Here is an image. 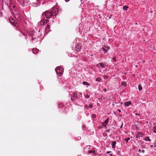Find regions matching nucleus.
<instances>
[{
  "instance_id": "obj_1",
  "label": "nucleus",
  "mask_w": 156,
  "mask_h": 156,
  "mask_svg": "<svg viewBox=\"0 0 156 156\" xmlns=\"http://www.w3.org/2000/svg\"><path fill=\"white\" fill-rule=\"evenodd\" d=\"M5 3L9 6V8L12 10L15 18L18 21L20 20L21 17L19 15V12L16 10L15 6L12 4L13 1L11 0H6L5 1Z\"/></svg>"
},
{
  "instance_id": "obj_2",
  "label": "nucleus",
  "mask_w": 156,
  "mask_h": 156,
  "mask_svg": "<svg viewBox=\"0 0 156 156\" xmlns=\"http://www.w3.org/2000/svg\"><path fill=\"white\" fill-rule=\"evenodd\" d=\"M21 33L25 36H26V34H29L30 36L32 37L34 36L35 33V32L34 30H32L29 33H28L27 30H23L21 31Z\"/></svg>"
},
{
  "instance_id": "obj_3",
  "label": "nucleus",
  "mask_w": 156,
  "mask_h": 156,
  "mask_svg": "<svg viewBox=\"0 0 156 156\" xmlns=\"http://www.w3.org/2000/svg\"><path fill=\"white\" fill-rule=\"evenodd\" d=\"M55 72L57 74L61 76L62 75L63 73V69L60 66L57 67L55 69Z\"/></svg>"
},
{
  "instance_id": "obj_4",
  "label": "nucleus",
  "mask_w": 156,
  "mask_h": 156,
  "mask_svg": "<svg viewBox=\"0 0 156 156\" xmlns=\"http://www.w3.org/2000/svg\"><path fill=\"white\" fill-rule=\"evenodd\" d=\"M43 15L45 16V18L47 19L52 18L54 16L52 13H51V12H46L44 13H43Z\"/></svg>"
},
{
  "instance_id": "obj_5",
  "label": "nucleus",
  "mask_w": 156,
  "mask_h": 156,
  "mask_svg": "<svg viewBox=\"0 0 156 156\" xmlns=\"http://www.w3.org/2000/svg\"><path fill=\"white\" fill-rule=\"evenodd\" d=\"M20 4L23 6H27L29 4V0H17Z\"/></svg>"
},
{
  "instance_id": "obj_6",
  "label": "nucleus",
  "mask_w": 156,
  "mask_h": 156,
  "mask_svg": "<svg viewBox=\"0 0 156 156\" xmlns=\"http://www.w3.org/2000/svg\"><path fill=\"white\" fill-rule=\"evenodd\" d=\"M49 21L48 20H41L40 22L38 23L39 25L43 26L45 25Z\"/></svg>"
},
{
  "instance_id": "obj_7",
  "label": "nucleus",
  "mask_w": 156,
  "mask_h": 156,
  "mask_svg": "<svg viewBox=\"0 0 156 156\" xmlns=\"http://www.w3.org/2000/svg\"><path fill=\"white\" fill-rule=\"evenodd\" d=\"M9 21L12 25H14L16 27L17 26V23L15 21L13 18H10L9 19Z\"/></svg>"
},
{
  "instance_id": "obj_8",
  "label": "nucleus",
  "mask_w": 156,
  "mask_h": 156,
  "mask_svg": "<svg viewBox=\"0 0 156 156\" xmlns=\"http://www.w3.org/2000/svg\"><path fill=\"white\" fill-rule=\"evenodd\" d=\"M81 49V46L80 45L77 44H76L75 48V50L77 52L79 51Z\"/></svg>"
},
{
  "instance_id": "obj_9",
  "label": "nucleus",
  "mask_w": 156,
  "mask_h": 156,
  "mask_svg": "<svg viewBox=\"0 0 156 156\" xmlns=\"http://www.w3.org/2000/svg\"><path fill=\"white\" fill-rule=\"evenodd\" d=\"M109 121V118H108L106 119L102 123V126L103 127H106V126L108 124Z\"/></svg>"
},
{
  "instance_id": "obj_10",
  "label": "nucleus",
  "mask_w": 156,
  "mask_h": 156,
  "mask_svg": "<svg viewBox=\"0 0 156 156\" xmlns=\"http://www.w3.org/2000/svg\"><path fill=\"white\" fill-rule=\"evenodd\" d=\"M51 13H53V15L55 14V15L58 14V10L57 8H54L52 10V11L51 12Z\"/></svg>"
},
{
  "instance_id": "obj_11",
  "label": "nucleus",
  "mask_w": 156,
  "mask_h": 156,
  "mask_svg": "<svg viewBox=\"0 0 156 156\" xmlns=\"http://www.w3.org/2000/svg\"><path fill=\"white\" fill-rule=\"evenodd\" d=\"M72 96L71 98L72 100H75L78 97V95L76 93H73Z\"/></svg>"
},
{
  "instance_id": "obj_12",
  "label": "nucleus",
  "mask_w": 156,
  "mask_h": 156,
  "mask_svg": "<svg viewBox=\"0 0 156 156\" xmlns=\"http://www.w3.org/2000/svg\"><path fill=\"white\" fill-rule=\"evenodd\" d=\"M40 5V3L37 2H34L32 3L31 4V5L32 6H33V7H37L39 6Z\"/></svg>"
},
{
  "instance_id": "obj_13",
  "label": "nucleus",
  "mask_w": 156,
  "mask_h": 156,
  "mask_svg": "<svg viewBox=\"0 0 156 156\" xmlns=\"http://www.w3.org/2000/svg\"><path fill=\"white\" fill-rule=\"evenodd\" d=\"M131 104V102L130 101L124 102L123 104L126 107H128Z\"/></svg>"
},
{
  "instance_id": "obj_14",
  "label": "nucleus",
  "mask_w": 156,
  "mask_h": 156,
  "mask_svg": "<svg viewBox=\"0 0 156 156\" xmlns=\"http://www.w3.org/2000/svg\"><path fill=\"white\" fill-rule=\"evenodd\" d=\"M31 50L33 52V53L34 54H35L37 53L39 50L37 48H33V49H31Z\"/></svg>"
},
{
  "instance_id": "obj_15",
  "label": "nucleus",
  "mask_w": 156,
  "mask_h": 156,
  "mask_svg": "<svg viewBox=\"0 0 156 156\" xmlns=\"http://www.w3.org/2000/svg\"><path fill=\"white\" fill-rule=\"evenodd\" d=\"M143 134L140 132H138L136 135V136L137 138H138L140 136H142Z\"/></svg>"
},
{
  "instance_id": "obj_16",
  "label": "nucleus",
  "mask_w": 156,
  "mask_h": 156,
  "mask_svg": "<svg viewBox=\"0 0 156 156\" xmlns=\"http://www.w3.org/2000/svg\"><path fill=\"white\" fill-rule=\"evenodd\" d=\"M112 147L114 149L115 148V145L116 144V142L115 141H114L113 142H112Z\"/></svg>"
},
{
  "instance_id": "obj_17",
  "label": "nucleus",
  "mask_w": 156,
  "mask_h": 156,
  "mask_svg": "<svg viewBox=\"0 0 156 156\" xmlns=\"http://www.w3.org/2000/svg\"><path fill=\"white\" fill-rule=\"evenodd\" d=\"M96 66L98 67H101L102 68H104V65L101 63H99L97 64Z\"/></svg>"
},
{
  "instance_id": "obj_18",
  "label": "nucleus",
  "mask_w": 156,
  "mask_h": 156,
  "mask_svg": "<svg viewBox=\"0 0 156 156\" xmlns=\"http://www.w3.org/2000/svg\"><path fill=\"white\" fill-rule=\"evenodd\" d=\"M144 140L147 141H151V140L150 139L149 137L148 136L146 137L145 138Z\"/></svg>"
},
{
  "instance_id": "obj_19",
  "label": "nucleus",
  "mask_w": 156,
  "mask_h": 156,
  "mask_svg": "<svg viewBox=\"0 0 156 156\" xmlns=\"http://www.w3.org/2000/svg\"><path fill=\"white\" fill-rule=\"evenodd\" d=\"M105 48H107L106 47L105 48L103 47L102 48V51L104 52L105 53H106L107 51V50Z\"/></svg>"
},
{
  "instance_id": "obj_20",
  "label": "nucleus",
  "mask_w": 156,
  "mask_h": 156,
  "mask_svg": "<svg viewBox=\"0 0 156 156\" xmlns=\"http://www.w3.org/2000/svg\"><path fill=\"white\" fill-rule=\"evenodd\" d=\"M83 84L84 85L89 86V84L87 82L84 81L83 82Z\"/></svg>"
},
{
  "instance_id": "obj_21",
  "label": "nucleus",
  "mask_w": 156,
  "mask_h": 156,
  "mask_svg": "<svg viewBox=\"0 0 156 156\" xmlns=\"http://www.w3.org/2000/svg\"><path fill=\"white\" fill-rule=\"evenodd\" d=\"M93 152L94 153V151H93V150H89V151H88L87 152V153L88 154L92 153Z\"/></svg>"
},
{
  "instance_id": "obj_22",
  "label": "nucleus",
  "mask_w": 156,
  "mask_h": 156,
  "mask_svg": "<svg viewBox=\"0 0 156 156\" xmlns=\"http://www.w3.org/2000/svg\"><path fill=\"white\" fill-rule=\"evenodd\" d=\"M128 8V7L127 5H124L123 8V9L124 10H127Z\"/></svg>"
},
{
  "instance_id": "obj_23",
  "label": "nucleus",
  "mask_w": 156,
  "mask_h": 156,
  "mask_svg": "<svg viewBox=\"0 0 156 156\" xmlns=\"http://www.w3.org/2000/svg\"><path fill=\"white\" fill-rule=\"evenodd\" d=\"M49 28H50V26L48 25L46 27L45 30L46 31H49Z\"/></svg>"
},
{
  "instance_id": "obj_24",
  "label": "nucleus",
  "mask_w": 156,
  "mask_h": 156,
  "mask_svg": "<svg viewBox=\"0 0 156 156\" xmlns=\"http://www.w3.org/2000/svg\"><path fill=\"white\" fill-rule=\"evenodd\" d=\"M130 140V138L129 137L127 139L125 138L124 139V140L126 141V143H127L128 142V141Z\"/></svg>"
},
{
  "instance_id": "obj_25",
  "label": "nucleus",
  "mask_w": 156,
  "mask_h": 156,
  "mask_svg": "<svg viewBox=\"0 0 156 156\" xmlns=\"http://www.w3.org/2000/svg\"><path fill=\"white\" fill-rule=\"evenodd\" d=\"M101 80V78L100 77H98L96 79V81L98 82H100Z\"/></svg>"
},
{
  "instance_id": "obj_26",
  "label": "nucleus",
  "mask_w": 156,
  "mask_h": 156,
  "mask_svg": "<svg viewBox=\"0 0 156 156\" xmlns=\"http://www.w3.org/2000/svg\"><path fill=\"white\" fill-rule=\"evenodd\" d=\"M122 84L124 86H126V83L125 82H122Z\"/></svg>"
},
{
  "instance_id": "obj_27",
  "label": "nucleus",
  "mask_w": 156,
  "mask_h": 156,
  "mask_svg": "<svg viewBox=\"0 0 156 156\" xmlns=\"http://www.w3.org/2000/svg\"><path fill=\"white\" fill-rule=\"evenodd\" d=\"M138 90L139 91H140L142 90V87L141 86H138Z\"/></svg>"
},
{
  "instance_id": "obj_28",
  "label": "nucleus",
  "mask_w": 156,
  "mask_h": 156,
  "mask_svg": "<svg viewBox=\"0 0 156 156\" xmlns=\"http://www.w3.org/2000/svg\"><path fill=\"white\" fill-rule=\"evenodd\" d=\"M85 97L86 98H88L90 97V95H88L87 94L85 95Z\"/></svg>"
},
{
  "instance_id": "obj_29",
  "label": "nucleus",
  "mask_w": 156,
  "mask_h": 156,
  "mask_svg": "<svg viewBox=\"0 0 156 156\" xmlns=\"http://www.w3.org/2000/svg\"><path fill=\"white\" fill-rule=\"evenodd\" d=\"M92 118H95L96 117V115L94 114H93L92 115Z\"/></svg>"
},
{
  "instance_id": "obj_30",
  "label": "nucleus",
  "mask_w": 156,
  "mask_h": 156,
  "mask_svg": "<svg viewBox=\"0 0 156 156\" xmlns=\"http://www.w3.org/2000/svg\"><path fill=\"white\" fill-rule=\"evenodd\" d=\"M112 59L115 62L116 61V58L115 56Z\"/></svg>"
},
{
  "instance_id": "obj_31",
  "label": "nucleus",
  "mask_w": 156,
  "mask_h": 156,
  "mask_svg": "<svg viewBox=\"0 0 156 156\" xmlns=\"http://www.w3.org/2000/svg\"><path fill=\"white\" fill-rule=\"evenodd\" d=\"M154 133H156V127H154Z\"/></svg>"
},
{
  "instance_id": "obj_32",
  "label": "nucleus",
  "mask_w": 156,
  "mask_h": 156,
  "mask_svg": "<svg viewBox=\"0 0 156 156\" xmlns=\"http://www.w3.org/2000/svg\"><path fill=\"white\" fill-rule=\"evenodd\" d=\"M89 107L90 108H92L93 107V105L91 104L89 105Z\"/></svg>"
},
{
  "instance_id": "obj_33",
  "label": "nucleus",
  "mask_w": 156,
  "mask_h": 156,
  "mask_svg": "<svg viewBox=\"0 0 156 156\" xmlns=\"http://www.w3.org/2000/svg\"><path fill=\"white\" fill-rule=\"evenodd\" d=\"M150 147H151V148H152V149H153V147H154V146L152 145H151L150 146Z\"/></svg>"
},
{
  "instance_id": "obj_34",
  "label": "nucleus",
  "mask_w": 156,
  "mask_h": 156,
  "mask_svg": "<svg viewBox=\"0 0 156 156\" xmlns=\"http://www.w3.org/2000/svg\"><path fill=\"white\" fill-rule=\"evenodd\" d=\"M78 94H79L80 95H82V93L80 92H79L78 93Z\"/></svg>"
},
{
  "instance_id": "obj_35",
  "label": "nucleus",
  "mask_w": 156,
  "mask_h": 156,
  "mask_svg": "<svg viewBox=\"0 0 156 156\" xmlns=\"http://www.w3.org/2000/svg\"><path fill=\"white\" fill-rule=\"evenodd\" d=\"M141 152L142 153H144L145 152V151L144 150H143L141 151Z\"/></svg>"
},
{
  "instance_id": "obj_36",
  "label": "nucleus",
  "mask_w": 156,
  "mask_h": 156,
  "mask_svg": "<svg viewBox=\"0 0 156 156\" xmlns=\"http://www.w3.org/2000/svg\"><path fill=\"white\" fill-rule=\"evenodd\" d=\"M103 127V126H99V129H101V128H102V127Z\"/></svg>"
},
{
  "instance_id": "obj_37",
  "label": "nucleus",
  "mask_w": 156,
  "mask_h": 156,
  "mask_svg": "<svg viewBox=\"0 0 156 156\" xmlns=\"http://www.w3.org/2000/svg\"><path fill=\"white\" fill-rule=\"evenodd\" d=\"M80 139L81 137H78L77 138V139H78V140H80Z\"/></svg>"
},
{
  "instance_id": "obj_38",
  "label": "nucleus",
  "mask_w": 156,
  "mask_h": 156,
  "mask_svg": "<svg viewBox=\"0 0 156 156\" xmlns=\"http://www.w3.org/2000/svg\"><path fill=\"white\" fill-rule=\"evenodd\" d=\"M103 90H104V92H106V91H107V90H106V89H104Z\"/></svg>"
},
{
  "instance_id": "obj_39",
  "label": "nucleus",
  "mask_w": 156,
  "mask_h": 156,
  "mask_svg": "<svg viewBox=\"0 0 156 156\" xmlns=\"http://www.w3.org/2000/svg\"><path fill=\"white\" fill-rule=\"evenodd\" d=\"M85 127L83 125V126H82V128H83V129H84V128H85Z\"/></svg>"
},
{
  "instance_id": "obj_40",
  "label": "nucleus",
  "mask_w": 156,
  "mask_h": 156,
  "mask_svg": "<svg viewBox=\"0 0 156 156\" xmlns=\"http://www.w3.org/2000/svg\"><path fill=\"white\" fill-rule=\"evenodd\" d=\"M111 152V151H108V152H107V154H108V153H110V152Z\"/></svg>"
},
{
  "instance_id": "obj_41",
  "label": "nucleus",
  "mask_w": 156,
  "mask_h": 156,
  "mask_svg": "<svg viewBox=\"0 0 156 156\" xmlns=\"http://www.w3.org/2000/svg\"><path fill=\"white\" fill-rule=\"evenodd\" d=\"M31 38H32V40H34L35 39V38H34L33 37H32Z\"/></svg>"
},
{
  "instance_id": "obj_42",
  "label": "nucleus",
  "mask_w": 156,
  "mask_h": 156,
  "mask_svg": "<svg viewBox=\"0 0 156 156\" xmlns=\"http://www.w3.org/2000/svg\"><path fill=\"white\" fill-rule=\"evenodd\" d=\"M70 0H65V1L66 2H68Z\"/></svg>"
},
{
  "instance_id": "obj_43",
  "label": "nucleus",
  "mask_w": 156,
  "mask_h": 156,
  "mask_svg": "<svg viewBox=\"0 0 156 156\" xmlns=\"http://www.w3.org/2000/svg\"><path fill=\"white\" fill-rule=\"evenodd\" d=\"M118 111H119V112H121V110H120L118 109Z\"/></svg>"
},
{
  "instance_id": "obj_44",
  "label": "nucleus",
  "mask_w": 156,
  "mask_h": 156,
  "mask_svg": "<svg viewBox=\"0 0 156 156\" xmlns=\"http://www.w3.org/2000/svg\"><path fill=\"white\" fill-rule=\"evenodd\" d=\"M138 151H139V152H140L141 151V150H140L139 149Z\"/></svg>"
},
{
  "instance_id": "obj_45",
  "label": "nucleus",
  "mask_w": 156,
  "mask_h": 156,
  "mask_svg": "<svg viewBox=\"0 0 156 156\" xmlns=\"http://www.w3.org/2000/svg\"><path fill=\"white\" fill-rule=\"evenodd\" d=\"M154 147H156V144H155L154 146Z\"/></svg>"
},
{
  "instance_id": "obj_46",
  "label": "nucleus",
  "mask_w": 156,
  "mask_h": 156,
  "mask_svg": "<svg viewBox=\"0 0 156 156\" xmlns=\"http://www.w3.org/2000/svg\"><path fill=\"white\" fill-rule=\"evenodd\" d=\"M109 155H111V156H112V154H110Z\"/></svg>"
},
{
  "instance_id": "obj_47",
  "label": "nucleus",
  "mask_w": 156,
  "mask_h": 156,
  "mask_svg": "<svg viewBox=\"0 0 156 156\" xmlns=\"http://www.w3.org/2000/svg\"><path fill=\"white\" fill-rule=\"evenodd\" d=\"M99 105V104L98 103V104H97V105L98 106Z\"/></svg>"
},
{
  "instance_id": "obj_48",
  "label": "nucleus",
  "mask_w": 156,
  "mask_h": 156,
  "mask_svg": "<svg viewBox=\"0 0 156 156\" xmlns=\"http://www.w3.org/2000/svg\"><path fill=\"white\" fill-rule=\"evenodd\" d=\"M87 105H85V107H87Z\"/></svg>"
},
{
  "instance_id": "obj_49",
  "label": "nucleus",
  "mask_w": 156,
  "mask_h": 156,
  "mask_svg": "<svg viewBox=\"0 0 156 156\" xmlns=\"http://www.w3.org/2000/svg\"><path fill=\"white\" fill-rule=\"evenodd\" d=\"M136 114V115H138V114H137V113H136V114Z\"/></svg>"
},
{
  "instance_id": "obj_50",
  "label": "nucleus",
  "mask_w": 156,
  "mask_h": 156,
  "mask_svg": "<svg viewBox=\"0 0 156 156\" xmlns=\"http://www.w3.org/2000/svg\"><path fill=\"white\" fill-rule=\"evenodd\" d=\"M52 1H53L54 0H51Z\"/></svg>"
},
{
  "instance_id": "obj_51",
  "label": "nucleus",
  "mask_w": 156,
  "mask_h": 156,
  "mask_svg": "<svg viewBox=\"0 0 156 156\" xmlns=\"http://www.w3.org/2000/svg\"><path fill=\"white\" fill-rule=\"evenodd\" d=\"M122 125L120 127L121 128L122 127Z\"/></svg>"
}]
</instances>
